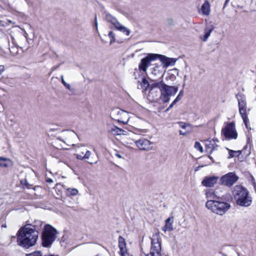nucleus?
Listing matches in <instances>:
<instances>
[{"label":"nucleus","mask_w":256,"mask_h":256,"mask_svg":"<svg viewBox=\"0 0 256 256\" xmlns=\"http://www.w3.org/2000/svg\"><path fill=\"white\" fill-rule=\"evenodd\" d=\"M179 124H180V128H186L187 126H189L188 124H187L185 122H179Z\"/></svg>","instance_id":"nucleus-38"},{"label":"nucleus","mask_w":256,"mask_h":256,"mask_svg":"<svg viewBox=\"0 0 256 256\" xmlns=\"http://www.w3.org/2000/svg\"><path fill=\"white\" fill-rule=\"evenodd\" d=\"M43 223V222L40 220H35L32 222H29V224L30 226L31 227L35 232H36L38 234Z\"/></svg>","instance_id":"nucleus-17"},{"label":"nucleus","mask_w":256,"mask_h":256,"mask_svg":"<svg viewBox=\"0 0 256 256\" xmlns=\"http://www.w3.org/2000/svg\"><path fill=\"white\" fill-rule=\"evenodd\" d=\"M209 158L210 159V160H212V158L210 156H209Z\"/></svg>","instance_id":"nucleus-62"},{"label":"nucleus","mask_w":256,"mask_h":256,"mask_svg":"<svg viewBox=\"0 0 256 256\" xmlns=\"http://www.w3.org/2000/svg\"><path fill=\"white\" fill-rule=\"evenodd\" d=\"M162 230L164 231V232L168 231V227L166 226V224L162 228Z\"/></svg>","instance_id":"nucleus-46"},{"label":"nucleus","mask_w":256,"mask_h":256,"mask_svg":"<svg viewBox=\"0 0 256 256\" xmlns=\"http://www.w3.org/2000/svg\"><path fill=\"white\" fill-rule=\"evenodd\" d=\"M118 242L120 252H124V251H126V242L124 238L122 236H120L118 238Z\"/></svg>","instance_id":"nucleus-19"},{"label":"nucleus","mask_w":256,"mask_h":256,"mask_svg":"<svg viewBox=\"0 0 256 256\" xmlns=\"http://www.w3.org/2000/svg\"><path fill=\"white\" fill-rule=\"evenodd\" d=\"M140 72L139 69L138 70L136 68L134 69V78L136 80L138 79L136 78V74H138V75L139 77L142 76V82L140 83V85L141 86V88H143L145 90L150 89V81L148 82L144 76H142V74H140Z\"/></svg>","instance_id":"nucleus-12"},{"label":"nucleus","mask_w":256,"mask_h":256,"mask_svg":"<svg viewBox=\"0 0 256 256\" xmlns=\"http://www.w3.org/2000/svg\"><path fill=\"white\" fill-rule=\"evenodd\" d=\"M157 59H159L160 60L163 64L162 66L164 68L170 66H174L177 60L176 58H168L160 54H148L146 56L140 60V62L138 64L139 70L146 72L148 68L150 66V62Z\"/></svg>","instance_id":"nucleus-2"},{"label":"nucleus","mask_w":256,"mask_h":256,"mask_svg":"<svg viewBox=\"0 0 256 256\" xmlns=\"http://www.w3.org/2000/svg\"><path fill=\"white\" fill-rule=\"evenodd\" d=\"M178 91V86H170L164 84L160 92V98L164 103L168 102L170 100V97L174 95Z\"/></svg>","instance_id":"nucleus-7"},{"label":"nucleus","mask_w":256,"mask_h":256,"mask_svg":"<svg viewBox=\"0 0 256 256\" xmlns=\"http://www.w3.org/2000/svg\"><path fill=\"white\" fill-rule=\"evenodd\" d=\"M241 117L243 120V122L246 126V128H248V123L249 122V120L248 118V116L247 113H242V114H240Z\"/></svg>","instance_id":"nucleus-27"},{"label":"nucleus","mask_w":256,"mask_h":256,"mask_svg":"<svg viewBox=\"0 0 256 256\" xmlns=\"http://www.w3.org/2000/svg\"><path fill=\"white\" fill-rule=\"evenodd\" d=\"M91 154V152L90 150H87L84 155V159H88L90 158V156Z\"/></svg>","instance_id":"nucleus-39"},{"label":"nucleus","mask_w":256,"mask_h":256,"mask_svg":"<svg viewBox=\"0 0 256 256\" xmlns=\"http://www.w3.org/2000/svg\"><path fill=\"white\" fill-rule=\"evenodd\" d=\"M68 84L66 82H64V84H63L64 85V86H66Z\"/></svg>","instance_id":"nucleus-61"},{"label":"nucleus","mask_w":256,"mask_h":256,"mask_svg":"<svg viewBox=\"0 0 256 256\" xmlns=\"http://www.w3.org/2000/svg\"><path fill=\"white\" fill-rule=\"evenodd\" d=\"M20 183L22 184H24L27 188H30L32 185L28 182L26 180H21Z\"/></svg>","instance_id":"nucleus-34"},{"label":"nucleus","mask_w":256,"mask_h":256,"mask_svg":"<svg viewBox=\"0 0 256 256\" xmlns=\"http://www.w3.org/2000/svg\"><path fill=\"white\" fill-rule=\"evenodd\" d=\"M58 231L52 225L46 224L42 233V244L43 247L50 248L56 238Z\"/></svg>","instance_id":"nucleus-5"},{"label":"nucleus","mask_w":256,"mask_h":256,"mask_svg":"<svg viewBox=\"0 0 256 256\" xmlns=\"http://www.w3.org/2000/svg\"><path fill=\"white\" fill-rule=\"evenodd\" d=\"M68 194L71 196H76L78 194V190L76 188H68L66 189Z\"/></svg>","instance_id":"nucleus-28"},{"label":"nucleus","mask_w":256,"mask_h":256,"mask_svg":"<svg viewBox=\"0 0 256 256\" xmlns=\"http://www.w3.org/2000/svg\"><path fill=\"white\" fill-rule=\"evenodd\" d=\"M252 182V185L254 186V189L256 190V182L254 181Z\"/></svg>","instance_id":"nucleus-53"},{"label":"nucleus","mask_w":256,"mask_h":256,"mask_svg":"<svg viewBox=\"0 0 256 256\" xmlns=\"http://www.w3.org/2000/svg\"><path fill=\"white\" fill-rule=\"evenodd\" d=\"M179 133H180V135H182V136H184L186 135V133L184 132H183L182 130H179Z\"/></svg>","instance_id":"nucleus-50"},{"label":"nucleus","mask_w":256,"mask_h":256,"mask_svg":"<svg viewBox=\"0 0 256 256\" xmlns=\"http://www.w3.org/2000/svg\"><path fill=\"white\" fill-rule=\"evenodd\" d=\"M108 36L110 38V44H112L115 42V34L112 31H110L108 32Z\"/></svg>","instance_id":"nucleus-31"},{"label":"nucleus","mask_w":256,"mask_h":256,"mask_svg":"<svg viewBox=\"0 0 256 256\" xmlns=\"http://www.w3.org/2000/svg\"><path fill=\"white\" fill-rule=\"evenodd\" d=\"M160 92L158 90H149L148 99L152 102H156L160 98Z\"/></svg>","instance_id":"nucleus-15"},{"label":"nucleus","mask_w":256,"mask_h":256,"mask_svg":"<svg viewBox=\"0 0 256 256\" xmlns=\"http://www.w3.org/2000/svg\"><path fill=\"white\" fill-rule=\"evenodd\" d=\"M214 143V140H206V142L205 144L206 149L207 151H208L209 150H210L212 149V145Z\"/></svg>","instance_id":"nucleus-29"},{"label":"nucleus","mask_w":256,"mask_h":256,"mask_svg":"<svg viewBox=\"0 0 256 256\" xmlns=\"http://www.w3.org/2000/svg\"><path fill=\"white\" fill-rule=\"evenodd\" d=\"M220 254H222V256H226V255L222 252H220Z\"/></svg>","instance_id":"nucleus-57"},{"label":"nucleus","mask_w":256,"mask_h":256,"mask_svg":"<svg viewBox=\"0 0 256 256\" xmlns=\"http://www.w3.org/2000/svg\"><path fill=\"white\" fill-rule=\"evenodd\" d=\"M173 217H169L165 220V224L168 227V231L171 232L173 230L172 227Z\"/></svg>","instance_id":"nucleus-23"},{"label":"nucleus","mask_w":256,"mask_h":256,"mask_svg":"<svg viewBox=\"0 0 256 256\" xmlns=\"http://www.w3.org/2000/svg\"><path fill=\"white\" fill-rule=\"evenodd\" d=\"M218 144H216L215 143H214V144L212 145V149H211L210 150L209 153L210 154H211L212 152L213 151L217 150V148H218Z\"/></svg>","instance_id":"nucleus-36"},{"label":"nucleus","mask_w":256,"mask_h":256,"mask_svg":"<svg viewBox=\"0 0 256 256\" xmlns=\"http://www.w3.org/2000/svg\"><path fill=\"white\" fill-rule=\"evenodd\" d=\"M218 178L216 176H206L202 182V184L206 187H212L216 184Z\"/></svg>","instance_id":"nucleus-14"},{"label":"nucleus","mask_w":256,"mask_h":256,"mask_svg":"<svg viewBox=\"0 0 256 256\" xmlns=\"http://www.w3.org/2000/svg\"><path fill=\"white\" fill-rule=\"evenodd\" d=\"M136 146L140 150H148L152 148V142L145 138L140 139L135 142Z\"/></svg>","instance_id":"nucleus-13"},{"label":"nucleus","mask_w":256,"mask_h":256,"mask_svg":"<svg viewBox=\"0 0 256 256\" xmlns=\"http://www.w3.org/2000/svg\"><path fill=\"white\" fill-rule=\"evenodd\" d=\"M60 64H58L57 66H53L52 68V71H54L57 68H59V66H60Z\"/></svg>","instance_id":"nucleus-45"},{"label":"nucleus","mask_w":256,"mask_h":256,"mask_svg":"<svg viewBox=\"0 0 256 256\" xmlns=\"http://www.w3.org/2000/svg\"><path fill=\"white\" fill-rule=\"evenodd\" d=\"M4 71V68L2 66H0V75Z\"/></svg>","instance_id":"nucleus-48"},{"label":"nucleus","mask_w":256,"mask_h":256,"mask_svg":"<svg viewBox=\"0 0 256 256\" xmlns=\"http://www.w3.org/2000/svg\"><path fill=\"white\" fill-rule=\"evenodd\" d=\"M186 76H184V80H186Z\"/></svg>","instance_id":"nucleus-63"},{"label":"nucleus","mask_w":256,"mask_h":256,"mask_svg":"<svg viewBox=\"0 0 256 256\" xmlns=\"http://www.w3.org/2000/svg\"><path fill=\"white\" fill-rule=\"evenodd\" d=\"M117 22L118 24H116V22L113 24V25L115 26V28L121 31V32H123L126 34V36H129L130 34V30L124 27V26H122L118 22V20H117Z\"/></svg>","instance_id":"nucleus-20"},{"label":"nucleus","mask_w":256,"mask_h":256,"mask_svg":"<svg viewBox=\"0 0 256 256\" xmlns=\"http://www.w3.org/2000/svg\"><path fill=\"white\" fill-rule=\"evenodd\" d=\"M66 88H67L68 90H69L72 92H74V88H72L71 86H70V84H68L66 86H65Z\"/></svg>","instance_id":"nucleus-41"},{"label":"nucleus","mask_w":256,"mask_h":256,"mask_svg":"<svg viewBox=\"0 0 256 256\" xmlns=\"http://www.w3.org/2000/svg\"><path fill=\"white\" fill-rule=\"evenodd\" d=\"M194 147L195 148L199 150L200 152H203L202 146H201L199 142H196L194 144Z\"/></svg>","instance_id":"nucleus-32"},{"label":"nucleus","mask_w":256,"mask_h":256,"mask_svg":"<svg viewBox=\"0 0 256 256\" xmlns=\"http://www.w3.org/2000/svg\"><path fill=\"white\" fill-rule=\"evenodd\" d=\"M170 78H176V76L174 74H172L170 76Z\"/></svg>","instance_id":"nucleus-52"},{"label":"nucleus","mask_w":256,"mask_h":256,"mask_svg":"<svg viewBox=\"0 0 256 256\" xmlns=\"http://www.w3.org/2000/svg\"><path fill=\"white\" fill-rule=\"evenodd\" d=\"M110 131L114 135L121 134L122 132H124L122 129L120 128L115 126H114L112 127Z\"/></svg>","instance_id":"nucleus-25"},{"label":"nucleus","mask_w":256,"mask_h":256,"mask_svg":"<svg viewBox=\"0 0 256 256\" xmlns=\"http://www.w3.org/2000/svg\"><path fill=\"white\" fill-rule=\"evenodd\" d=\"M226 149L228 150L229 156L228 158H232L234 157H238L242 154V151H240V150L236 151V150H230L228 148H226Z\"/></svg>","instance_id":"nucleus-24"},{"label":"nucleus","mask_w":256,"mask_h":256,"mask_svg":"<svg viewBox=\"0 0 256 256\" xmlns=\"http://www.w3.org/2000/svg\"><path fill=\"white\" fill-rule=\"evenodd\" d=\"M214 30V27L212 26H206L204 30V38H202V40L204 42H206L208 38L210 36L211 32Z\"/></svg>","instance_id":"nucleus-21"},{"label":"nucleus","mask_w":256,"mask_h":256,"mask_svg":"<svg viewBox=\"0 0 256 256\" xmlns=\"http://www.w3.org/2000/svg\"><path fill=\"white\" fill-rule=\"evenodd\" d=\"M98 22H97V18H96V15L95 16V18H94V26L96 28V30H98Z\"/></svg>","instance_id":"nucleus-42"},{"label":"nucleus","mask_w":256,"mask_h":256,"mask_svg":"<svg viewBox=\"0 0 256 256\" xmlns=\"http://www.w3.org/2000/svg\"><path fill=\"white\" fill-rule=\"evenodd\" d=\"M206 206L212 212L220 216L226 214L231 207L223 197H216V200H208Z\"/></svg>","instance_id":"nucleus-4"},{"label":"nucleus","mask_w":256,"mask_h":256,"mask_svg":"<svg viewBox=\"0 0 256 256\" xmlns=\"http://www.w3.org/2000/svg\"><path fill=\"white\" fill-rule=\"evenodd\" d=\"M151 248L149 254H142L141 256H161V244L160 241L159 234H153L150 238Z\"/></svg>","instance_id":"nucleus-6"},{"label":"nucleus","mask_w":256,"mask_h":256,"mask_svg":"<svg viewBox=\"0 0 256 256\" xmlns=\"http://www.w3.org/2000/svg\"><path fill=\"white\" fill-rule=\"evenodd\" d=\"M138 83H140V80H138Z\"/></svg>","instance_id":"nucleus-64"},{"label":"nucleus","mask_w":256,"mask_h":256,"mask_svg":"<svg viewBox=\"0 0 256 256\" xmlns=\"http://www.w3.org/2000/svg\"><path fill=\"white\" fill-rule=\"evenodd\" d=\"M121 256H128V254L126 251H124V252H120Z\"/></svg>","instance_id":"nucleus-43"},{"label":"nucleus","mask_w":256,"mask_h":256,"mask_svg":"<svg viewBox=\"0 0 256 256\" xmlns=\"http://www.w3.org/2000/svg\"><path fill=\"white\" fill-rule=\"evenodd\" d=\"M206 196L208 200H216L215 192L212 189H208L206 192Z\"/></svg>","instance_id":"nucleus-22"},{"label":"nucleus","mask_w":256,"mask_h":256,"mask_svg":"<svg viewBox=\"0 0 256 256\" xmlns=\"http://www.w3.org/2000/svg\"><path fill=\"white\" fill-rule=\"evenodd\" d=\"M184 94V90H182L178 94V95L176 98H175V100H174L175 102H178V101H180L183 97Z\"/></svg>","instance_id":"nucleus-33"},{"label":"nucleus","mask_w":256,"mask_h":256,"mask_svg":"<svg viewBox=\"0 0 256 256\" xmlns=\"http://www.w3.org/2000/svg\"><path fill=\"white\" fill-rule=\"evenodd\" d=\"M222 134L226 140L236 139L238 133L236 130L234 122H227L222 130Z\"/></svg>","instance_id":"nucleus-8"},{"label":"nucleus","mask_w":256,"mask_h":256,"mask_svg":"<svg viewBox=\"0 0 256 256\" xmlns=\"http://www.w3.org/2000/svg\"><path fill=\"white\" fill-rule=\"evenodd\" d=\"M236 7L238 8H242L243 6H240V5H236Z\"/></svg>","instance_id":"nucleus-55"},{"label":"nucleus","mask_w":256,"mask_h":256,"mask_svg":"<svg viewBox=\"0 0 256 256\" xmlns=\"http://www.w3.org/2000/svg\"><path fill=\"white\" fill-rule=\"evenodd\" d=\"M251 178H252V182L255 181L254 178V176H251Z\"/></svg>","instance_id":"nucleus-59"},{"label":"nucleus","mask_w":256,"mask_h":256,"mask_svg":"<svg viewBox=\"0 0 256 256\" xmlns=\"http://www.w3.org/2000/svg\"><path fill=\"white\" fill-rule=\"evenodd\" d=\"M46 182L50 184L53 182V180L52 178H48L46 180Z\"/></svg>","instance_id":"nucleus-47"},{"label":"nucleus","mask_w":256,"mask_h":256,"mask_svg":"<svg viewBox=\"0 0 256 256\" xmlns=\"http://www.w3.org/2000/svg\"><path fill=\"white\" fill-rule=\"evenodd\" d=\"M164 68L162 65L156 64L154 66L152 69V78H154L158 76V78H162Z\"/></svg>","instance_id":"nucleus-16"},{"label":"nucleus","mask_w":256,"mask_h":256,"mask_svg":"<svg viewBox=\"0 0 256 256\" xmlns=\"http://www.w3.org/2000/svg\"><path fill=\"white\" fill-rule=\"evenodd\" d=\"M236 98L238 102L240 114L246 113V102L244 94L240 92L236 94Z\"/></svg>","instance_id":"nucleus-10"},{"label":"nucleus","mask_w":256,"mask_h":256,"mask_svg":"<svg viewBox=\"0 0 256 256\" xmlns=\"http://www.w3.org/2000/svg\"><path fill=\"white\" fill-rule=\"evenodd\" d=\"M166 22H167L169 26H171L174 24V20L172 18H168L166 20Z\"/></svg>","instance_id":"nucleus-40"},{"label":"nucleus","mask_w":256,"mask_h":256,"mask_svg":"<svg viewBox=\"0 0 256 256\" xmlns=\"http://www.w3.org/2000/svg\"><path fill=\"white\" fill-rule=\"evenodd\" d=\"M76 158L78 160H82L83 159H84V156H82V155H80V154H77L76 155Z\"/></svg>","instance_id":"nucleus-44"},{"label":"nucleus","mask_w":256,"mask_h":256,"mask_svg":"<svg viewBox=\"0 0 256 256\" xmlns=\"http://www.w3.org/2000/svg\"><path fill=\"white\" fill-rule=\"evenodd\" d=\"M2 227L6 228V224H3L2 225Z\"/></svg>","instance_id":"nucleus-60"},{"label":"nucleus","mask_w":256,"mask_h":256,"mask_svg":"<svg viewBox=\"0 0 256 256\" xmlns=\"http://www.w3.org/2000/svg\"><path fill=\"white\" fill-rule=\"evenodd\" d=\"M106 20L110 23H112V24L116 22V24L117 22V20L116 18L112 16L110 14H107L106 16Z\"/></svg>","instance_id":"nucleus-26"},{"label":"nucleus","mask_w":256,"mask_h":256,"mask_svg":"<svg viewBox=\"0 0 256 256\" xmlns=\"http://www.w3.org/2000/svg\"><path fill=\"white\" fill-rule=\"evenodd\" d=\"M230 0H226L224 4L223 8H224L226 6Z\"/></svg>","instance_id":"nucleus-49"},{"label":"nucleus","mask_w":256,"mask_h":256,"mask_svg":"<svg viewBox=\"0 0 256 256\" xmlns=\"http://www.w3.org/2000/svg\"><path fill=\"white\" fill-rule=\"evenodd\" d=\"M56 139H57V140H60V141H62V142H64V140H62L60 137H58V138H56Z\"/></svg>","instance_id":"nucleus-58"},{"label":"nucleus","mask_w":256,"mask_h":256,"mask_svg":"<svg viewBox=\"0 0 256 256\" xmlns=\"http://www.w3.org/2000/svg\"><path fill=\"white\" fill-rule=\"evenodd\" d=\"M232 193L237 206L248 207L251 205L252 199L246 188L242 185H236Z\"/></svg>","instance_id":"nucleus-3"},{"label":"nucleus","mask_w":256,"mask_h":256,"mask_svg":"<svg viewBox=\"0 0 256 256\" xmlns=\"http://www.w3.org/2000/svg\"><path fill=\"white\" fill-rule=\"evenodd\" d=\"M178 102H175V100H174L172 102L170 105V106L167 108V109L166 110V112H168L170 110L174 104H176Z\"/></svg>","instance_id":"nucleus-37"},{"label":"nucleus","mask_w":256,"mask_h":256,"mask_svg":"<svg viewBox=\"0 0 256 256\" xmlns=\"http://www.w3.org/2000/svg\"><path fill=\"white\" fill-rule=\"evenodd\" d=\"M239 179V177L234 172H230L220 178V184L225 186L230 187Z\"/></svg>","instance_id":"nucleus-9"},{"label":"nucleus","mask_w":256,"mask_h":256,"mask_svg":"<svg viewBox=\"0 0 256 256\" xmlns=\"http://www.w3.org/2000/svg\"><path fill=\"white\" fill-rule=\"evenodd\" d=\"M214 140V143L216 144V142H218L219 140L218 138H214V139H212V140Z\"/></svg>","instance_id":"nucleus-56"},{"label":"nucleus","mask_w":256,"mask_h":256,"mask_svg":"<svg viewBox=\"0 0 256 256\" xmlns=\"http://www.w3.org/2000/svg\"><path fill=\"white\" fill-rule=\"evenodd\" d=\"M148 78L150 82V89L158 90L161 92L163 84H165L163 80V78Z\"/></svg>","instance_id":"nucleus-11"},{"label":"nucleus","mask_w":256,"mask_h":256,"mask_svg":"<svg viewBox=\"0 0 256 256\" xmlns=\"http://www.w3.org/2000/svg\"><path fill=\"white\" fill-rule=\"evenodd\" d=\"M16 236L18 244L24 248H28L34 246L38 238L37 232L30 226L29 220L20 228Z\"/></svg>","instance_id":"nucleus-1"},{"label":"nucleus","mask_w":256,"mask_h":256,"mask_svg":"<svg viewBox=\"0 0 256 256\" xmlns=\"http://www.w3.org/2000/svg\"><path fill=\"white\" fill-rule=\"evenodd\" d=\"M201 10L203 14L208 16L210 13V4L208 0H206L202 4Z\"/></svg>","instance_id":"nucleus-18"},{"label":"nucleus","mask_w":256,"mask_h":256,"mask_svg":"<svg viewBox=\"0 0 256 256\" xmlns=\"http://www.w3.org/2000/svg\"><path fill=\"white\" fill-rule=\"evenodd\" d=\"M7 161L10 162V160L6 158L2 157L0 158V166L4 168L8 166V164L6 162Z\"/></svg>","instance_id":"nucleus-30"},{"label":"nucleus","mask_w":256,"mask_h":256,"mask_svg":"<svg viewBox=\"0 0 256 256\" xmlns=\"http://www.w3.org/2000/svg\"><path fill=\"white\" fill-rule=\"evenodd\" d=\"M61 79H62V84H64V82H66L64 80V76L62 75L61 76Z\"/></svg>","instance_id":"nucleus-51"},{"label":"nucleus","mask_w":256,"mask_h":256,"mask_svg":"<svg viewBox=\"0 0 256 256\" xmlns=\"http://www.w3.org/2000/svg\"><path fill=\"white\" fill-rule=\"evenodd\" d=\"M30 256H42V254L40 252L36 251L32 253L29 254Z\"/></svg>","instance_id":"nucleus-35"},{"label":"nucleus","mask_w":256,"mask_h":256,"mask_svg":"<svg viewBox=\"0 0 256 256\" xmlns=\"http://www.w3.org/2000/svg\"><path fill=\"white\" fill-rule=\"evenodd\" d=\"M116 156L118 158H122V156H121L120 154H118V153H116Z\"/></svg>","instance_id":"nucleus-54"}]
</instances>
